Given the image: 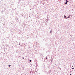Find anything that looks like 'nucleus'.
I'll use <instances>...</instances> for the list:
<instances>
[{"label": "nucleus", "mask_w": 75, "mask_h": 75, "mask_svg": "<svg viewBox=\"0 0 75 75\" xmlns=\"http://www.w3.org/2000/svg\"><path fill=\"white\" fill-rule=\"evenodd\" d=\"M66 17V16H64V17Z\"/></svg>", "instance_id": "0eeeda50"}, {"label": "nucleus", "mask_w": 75, "mask_h": 75, "mask_svg": "<svg viewBox=\"0 0 75 75\" xmlns=\"http://www.w3.org/2000/svg\"><path fill=\"white\" fill-rule=\"evenodd\" d=\"M30 62H31L32 61L31 60L29 61Z\"/></svg>", "instance_id": "39448f33"}, {"label": "nucleus", "mask_w": 75, "mask_h": 75, "mask_svg": "<svg viewBox=\"0 0 75 75\" xmlns=\"http://www.w3.org/2000/svg\"><path fill=\"white\" fill-rule=\"evenodd\" d=\"M65 4H67V2H66L65 3Z\"/></svg>", "instance_id": "7ed1b4c3"}, {"label": "nucleus", "mask_w": 75, "mask_h": 75, "mask_svg": "<svg viewBox=\"0 0 75 75\" xmlns=\"http://www.w3.org/2000/svg\"><path fill=\"white\" fill-rule=\"evenodd\" d=\"M8 66H9V68H10V66H11V65H8Z\"/></svg>", "instance_id": "f03ea898"}, {"label": "nucleus", "mask_w": 75, "mask_h": 75, "mask_svg": "<svg viewBox=\"0 0 75 75\" xmlns=\"http://www.w3.org/2000/svg\"><path fill=\"white\" fill-rule=\"evenodd\" d=\"M74 69V68H72V69Z\"/></svg>", "instance_id": "423d86ee"}, {"label": "nucleus", "mask_w": 75, "mask_h": 75, "mask_svg": "<svg viewBox=\"0 0 75 75\" xmlns=\"http://www.w3.org/2000/svg\"><path fill=\"white\" fill-rule=\"evenodd\" d=\"M23 59H24V57H23Z\"/></svg>", "instance_id": "6e6552de"}, {"label": "nucleus", "mask_w": 75, "mask_h": 75, "mask_svg": "<svg viewBox=\"0 0 75 75\" xmlns=\"http://www.w3.org/2000/svg\"><path fill=\"white\" fill-rule=\"evenodd\" d=\"M47 20L48 21V20Z\"/></svg>", "instance_id": "ddd939ff"}, {"label": "nucleus", "mask_w": 75, "mask_h": 75, "mask_svg": "<svg viewBox=\"0 0 75 75\" xmlns=\"http://www.w3.org/2000/svg\"><path fill=\"white\" fill-rule=\"evenodd\" d=\"M71 18V17H70V16H69V17L67 18Z\"/></svg>", "instance_id": "f257e3e1"}, {"label": "nucleus", "mask_w": 75, "mask_h": 75, "mask_svg": "<svg viewBox=\"0 0 75 75\" xmlns=\"http://www.w3.org/2000/svg\"><path fill=\"white\" fill-rule=\"evenodd\" d=\"M72 67H74V66H72Z\"/></svg>", "instance_id": "1a4fd4ad"}, {"label": "nucleus", "mask_w": 75, "mask_h": 75, "mask_svg": "<svg viewBox=\"0 0 75 75\" xmlns=\"http://www.w3.org/2000/svg\"><path fill=\"white\" fill-rule=\"evenodd\" d=\"M65 18H67L66 17L65 18Z\"/></svg>", "instance_id": "f8f14e48"}, {"label": "nucleus", "mask_w": 75, "mask_h": 75, "mask_svg": "<svg viewBox=\"0 0 75 75\" xmlns=\"http://www.w3.org/2000/svg\"><path fill=\"white\" fill-rule=\"evenodd\" d=\"M67 2V3H68V2H69V1H67V0L66 1Z\"/></svg>", "instance_id": "20e7f679"}, {"label": "nucleus", "mask_w": 75, "mask_h": 75, "mask_svg": "<svg viewBox=\"0 0 75 75\" xmlns=\"http://www.w3.org/2000/svg\"><path fill=\"white\" fill-rule=\"evenodd\" d=\"M46 59H47V58H46Z\"/></svg>", "instance_id": "9d476101"}, {"label": "nucleus", "mask_w": 75, "mask_h": 75, "mask_svg": "<svg viewBox=\"0 0 75 75\" xmlns=\"http://www.w3.org/2000/svg\"><path fill=\"white\" fill-rule=\"evenodd\" d=\"M70 75H71V74H70Z\"/></svg>", "instance_id": "9b49d317"}]
</instances>
